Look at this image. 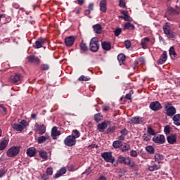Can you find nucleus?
I'll return each instance as SVG.
<instances>
[{
  "mask_svg": "<svg viewBox=\"0 0 180 180\" xmlns=\"http://www.w3.org/2000/svg\"><path fill=\"white\" fill-rule=\"evenodd\" d=\"M165 112L167 116H169V117H172L176 114V108H175L172 104H171V103L167 102L165 105Z\"/></svg>",
  "mask_w": 180,
  "mask_h": 180,
  "instance_id": "obj_1",
  "label": "nucleus"
},
{
  "mask_svg": "<svg viewBox=\"0 0 180 180\" xmlns=\"http://www.w3.org/2000/svg\"><path fill=\"white\" fill-rule=\"evenodd\" d=\"M27 126H29V122L25 120H22L19 123H14L13 124V130H15V131L22 132L23 130H25V129L27 128Z\"/></svg>",
  "mask_w": 180,
  "mask_h": 180,
  "instance_id": "obj_2",
  "label": "nucleus"
},
{
  "mask_svg": "<svg viewBox=\"0 0 180 180\" xmlns=\"http://www.w3.org/2000/svg\"><path fill=\"white\" fill-rule=\"evenodd\" d=\"M99 47H100V44H99V40L98 39V37H93L90 40V43H89L90 51H91L92 53H96L97 51H99Z\"/></svg>",
  "mask_w": 180,
  "mask_h": 180,
  "instance_id": "obj_3",
  "label": "nucleus"
},
{
  "mask_svg": "<svg viewBox=\"0 0 180 180\" xmlns=\"http://www.w3.org/2000/svg\"><path fill=\"white\" fill-rule=\"evenodd\" d=\"M163 32L169 39H174V37H175V32H174L172 27H171L169 22H166L163 26Z\"/></svg>",
  "mask_w": 180,
  "mask_h": 180,
  "instance_id": "obj_4",
  "label": "nucleus"
},
{
  "mask_svg": "<svg viewBox=\"0 0 180 180\" xmlns=\"http://www.w3.org/2000/svg\"><path fill=\"white\" fill-rule=\"evenodd\" d=\"M118 162L120 164H124L125 165H129L131 168H134L136 164L134 162L131 161L130 157H123L122 155L118 157Z\"/></svg>",
  "mask_w": 180,
  "mask_h": 180,
  "instance_id": "obj_5",
  "label": "nucleus"
},
{
  "mask_svg": "<svg viewBox=\"0 0 180 180\" xmlns=\"http://www.w3.org/2000/svg\"><path fill=\"white\" fill-rule=\"evenodd\" d=\"M23 80V76L20 75V73H15L13 75H11L9 78V82L11 84H15V85H19V84H22V81Z\"/></svg>",
  "mask_w": 180,
  "mask_h": 180,
  "instance_id": "obj_6",
  "label": "nucleus"
},
{
  "mask_svg": "<svg viewBox=\"0 0 180 180\" xmlns=\"http://www.w3.org/2000/svg\"><path fill=\"white\" fill-rule=\"evenodd\" d=\"M20 152L19 146H12L6 151L7 157H16Z\"/></svg>",
  "mask_w": 180,
  "mask_h": 180,
  "instance_id": "obj_7",
  "label": "nucleus"
},
{
  "mask_svg": "<svg viewBox=\"0 0 180 180\" xmlns=\"http://www.w3.org/2000/svg\"><path fill=\"white\" fill-rule=\"evenodd\" d=\"M77 143V139L71 135L68 136L64 140V144L68 147H72L75 146Z\"/></svg>",
  "mask_w": 180,
  "mask_h": 180,
  "instance_id": "obj_8",
  "label": "nucleus"
},
{
  "mask_svg": "<svg viewBox=\"0 0 180 180\" xmlns=\"http://www.w3.org/2000/svg\"><path fill=\"white\" fill-rule=\"evenodd\" d=\"M101 157L106 161V162H111V164L115 162V158L112 155L111 152H104L101 153Z\"/></svg>",
  "mask_w": 180,
  "mask_h": 180,
  "instance_id": "obj_9",
  "label": "nucleus"
},
{
  "mask_svg": "<svg viewBox=\"0 0 180 180\" xmlns=\"http://www.w3.org/2000/svg\"><path fill=\"white\" fill-rule=\"evenodd\" d=\"M153 142L156 143L157 144H164V143H165V136L161 134L154 136Z\"/></svg>",
  "mask_w": 180,
  "mask_h": 180,
  "instance_id": "obj_10",
  "label": "nucleus"
},
{
  "mask_svg": "<svg viewBox=\"0 0 180 180\" xmlns=\"http://www.w3.org/2000/svg\"><path fill=\"white\" fill-rule=\"evenodd\" d=\"M149 108L151 109V110L157 112L160 110V109H162V105H161V103H160L158 101H153L150 103Z\"/></svg>",
  "mask_w": 180,
  "mask_h": 180,
  "instance_id": "obj_11",
  "label": "nucleus"
},
{
  "mask_svg": "<svg viewBox=\"0 0 180 180\" xmlns=\"http://www.w3.org/2000/svg\"><path fill=\"white\" fill-rule=\"evenodd\" d=\"M75 42V37L74 36L67 37L65 39V44L67 47H72V46H74Z\"/></svg>",
  "mask_w": 180,
  "mask_h": 180,
  "instance_id": "obj_12",
  "label": "nucleus"
},
{
  "mask_svg": "<svg viewBox=\"0 0 180 180\" xmlns=\"http://www.w3.org/2000/svg\"><path fill=\"white\" fill-rule=\"evenodd\" d=\"M47 43L46 38H39L35 41L34 49H41Z\"/></svg>",
  "mask_w": 180,
  "mask_h": 180,
  "instance_id": "obj_13",
  "label": "nucleus"
},
{
  "mask_svg": "<svg viewBox=\"0 0 180 180\" xmlns=\"http://www.w3.org/2000/svg\"><path fill=\"white\" fill-rule=\"evenodd\" d=\"M27 60L28 63H32L33 64H36L37 65H39L40 64V58L33 55L27 56Z\"/></svg>",
  "mask_w": 180,
  "mask_h": 180,
  "instance_id": "obj_14",
  "label": "nucleus"
},
{
  "mask_svg": "<svg viewBox=\"0 0 180 180\" xmlns=\"http://www.w3.org/2000/svg\"><path fill=\"white\" fill-rule=\"evenodd\" d=\"M9 143V138L4 137L3 139L0 141V151H2L6 149V147H8V144Z\"/></svg>",
  "mask_w": 180,
  "mask_h": 180,
  "instance_id": "obj_15",
  "label": "nucleus"
},
{
  "mask_svg": "<svg viewBox=\"0 0 180 180\" xmlns=\"http://www.w3.org/2000/svg\"><path fill=\"white\" fill-rule=\"evenodd\" d=\"M37 127L36 131L38 134H44L46 133V126L44 124L39 125L37 123L35 124Z\"/></svg>",
  "mask_w": 180,
  "mask_h": 180,
  "instance_id": "obj_16",
  "label": "nucleus"
},
{
  "mask_svg": "<svg viewBox=\"0 0 180 180\" xmlns=\"http://www.w3.org/2000/svg\"><path fill=\"white\" fill-rule=\"evenodd\" d=\"M130 120L132 124H141L144 122V120L141 117H133Z\"/></svg>",
  "mask_w": 180,
  "mask_h": 180,
  "instance_id": "obj_17",
  "label": "nucleus"
},
{
  "mask_svg": "<svg viewBox=\"0 0 180 180\" xmlns=\"http://www.w3.org/2000/svg\"><path fill=\"white\" fill-rule=\"evenodd\" d=\"M36 153H37V150L36 148L34 147H30L29 148L27 149V157H34L36 155Z\"/></svg>",
  "mask_w": 180,
  "mask_h": 180,
  "instance_id": "obj_18",
  "label": "nucleus"
},
{
  "mask_svg": "<svg viewBox=\"0 0 180 180\" xmlns=\"http://www.w3.org/2000/svg\"><path fill=\"white\" fill-rule=\"evenodd\" d=\"M67 173V169L65 167H62L59 171L57 172V173L54 175L53 178L55 179H57V178H60V176H63L64 174Z\"/></svg>",
  "mask_w": 180,
  "mask_h": 180,
  "instance_id": "obj_19",
  "label": "nucleus"
},
{
  "mask_svg": "<svg viewBox=\"0 0 180 180\" xmlns=\"http://www.w3.org/2000/svg\"><path fill=\"white\" fill-rule=\"evenodd\" d=\"M167 60V51H163L160 59L158 60V64H164Z\"/></svg>",
  "mask_w": 180,
  "mask_h": 180,
  "instance_id": "obj_20",
  "label": "nucleus"
},
{
  "mask_svg": "<svg viewBox=\"0 0 180 180\" xmlns=\"http://www.w3.org/2000/svg\"><path fill=\"white\" fill-rule=\"evenodd\" d=\"M61 133L57 129V127H53L51 131V136L54 140L57 139V136H60Z\"/></svg>",
  "mask_w": 180,
  "mask_h": 180,
  "instance_id": "obj_21",
  "label": "nucleus"
},
{
  "mask_svg": "<svg viewBox=\"0 0 180 180\" xmlns=\"http://www.w3.org/2000/svg\"><path fill=\"white\" fill-rule=\"evenodd\" d=\"M107 127H108V122L106 121L99 123L97 126V129L98 131H103V130H105V129H106Z\"/></svg>",
  "mask_w": 180,
  "mask_h": 180,
  "instance_id": "obj_22",
  "label": "nucleus"
},
{
  "mask_svg": "<svg viewBox=\"0 0 180 180\" xmlns=\"http://www.w3.org/2000/svg\"><path fill=\"white\" fill-rule=\"evenodd\" d=\"M106 0H101L100 2V11L105 13L106 12L108 8L106 7L107 5Z\"/></svg>",
  "mask_w": 180,
  "mask_h": 180,
  "instance_id": "obj_23",
  "label": "nucleus"
},
{
  "mask_svg": "<svg viewBox=\"0 0 180 180\" xmlns=\"http://www.w3.org/2000/svg\"><path fill=\"white\" fill-rule=\"evenodd\" d=\"M136 29V27H134V25L131 24L129 22H127L124 25L123 30H134Z\"/></svg>",
  "mask_w": 180,
  "mask_h": 180,
  "instance_id": "obj_24",
  "label": "nucleus"
},
{
  "mask_svg": "<svg viewBox=\"0 0 180 180\" xmlns=\"http://www.w3.org/2000/svg\"><path fill=\"white\" fill-rule=\"evenodd\" d=\"M101 46H102V49L103 50H105L106 51H109V50H110V49L112 47L111 44L109 41L102 42Z\"/></svg>",
  "mask_w": 180,
  "mask_h": 180,
  "instance_id": "obj_25",
  "label": "nucleus"
},
{
  "mask_svg": "<svg viewBox=\"0 0 180 180\" xmlns=\"http://www.w3.org/2000/svg\"><path fill=\"white\" fill-rule=\"evenodd\" d=\"M173 123L175 126H180V114H176L172 117Z\"/></svg>",
  "mask_w": 180,
  "mask_h": 180,
  "instance_id": "obj_26",
  "label": "nucleus"
},
{
  "mask_svg": "<svg viewBox=\"0 0 180 180\" xmlns=\"http://www.w3.org/2000/svg\"><path fill=\"white\" fill-rule=\"evenodd\" d=\"M169 144H175L176 143V135H170L167 137Z\"/></svg>",
  "mask_w": 180,
  "mask_h": 180,
  "instance_id": "obj_27",
  "label": "nucleus"
},
{
  "mask_svg": "<svg viewBox=\"0 0 180 180\" xmlns=\"http://www.w3.org/2000/svg\"><path fill=\"white\" fill-rule=\"evenodd\" d=\"M149 41H150V38H148V37H145V38L142 39L141 42L142 49L146 50V49H147V46H148Z\"/></svg>",
  "mask_w": 180,
  "mask_h": 180,
  "instance_id": "obj_28",
  "label": "nucleus"
},
{
  "mask_svg": "<svg viewBox=\"0 0 180 180\" xmlns=\"http://www.w3.org/2000/svg\"><path fill=\"white\" fill-rule=\"evenodd\" d=\"M148 171H150V172H153V171H158V169H161V165L154 164L153 165L148 166Z\"/></svg>",
  "mask_w": 180,
  "mask_h": 180,
  "instance_id": "obj_29",
  "label": "nucleus"
},
{
  "mask_svg": "<svg viewBox=\"0 0 180 180\" xmlns=\"http://www.w3.org/2000/svg\"><path fill=\"white\" fill-rule=\"evenodd\" d=\"M94 31L97 34H101L102 33V26L101 24H96L93 26Z\"/></svg>",
  "mask_w": 180,
  "mask_h": 180,
  "instance_id": "obj_30",
  "label": "nucleus"
},
{
  "mask_svg": "<svg viewBox=\"0 0 180 180\" xmlns=\"http://www.w3.org/2000/svg\"><path fill=\"white\" fill-rule=\"evenodd\" d=\"M120 150L122 152V153H126V151H129V150H130V145L124 143L121 145V148H120Z\"/></svg>",
  "mask_w": 180,
  "mask_h": 180,
  "instance_id": "obj_31",
  "label": "nucleus"
},
{
  "mask_svg": "<svg viewBox=\"0 0 180 180\" xmlns=\"http://www.w3.org/2000/svg\"><path fill=\"white\" fill-rule=\"evenodd\" d=\"M162 160H164V155H162L160 153L155 154V162H158V164H161V161H162Z\"/></svg>",
  "mask_w": 180,
  "mask_h": 180,
  "instance_id": "obj_32",
  "label": "nucleus"
},
{
  "mask_svg": "<svg viewBox=\"0 0 180 180\" xmlns=\"http://www.w3.org/2000/svg\"><path fill=\"white\" fill-rule=\"evenodd\" d=\"M117 60L120 63V65H122V64L124 63V61H126V56L123 53H120L117 56Z\"/></svg>",
  "mask_w": 180,
  "mask_h": 180,
  "instance_id": "obj_33",
  "label": "nucleus"
},
{
  "mask_svg": "<svg viewBox=\"0 0 180 180\" xmlns=\"http://www.w3.org/2000/svg\"><path fill=\"white\" fill-rule=\"evenodd\" d=\"M92 11H94V4L91 3L89 4L87 10L84 11V15L86 16H88V15H91V12H92Z\"/></svg>",
  "mask_w": 180,
  "mask_h": 180,
  "instance_id": "obj_34",
  "label": "nucleus"
},
{
  "mask_svg": "<svg viewBox=\"0 0 180 180\" xmlns=\"http://www.w3.org/2000/svg\"><path fill=\"white\" fill-rule=\"evenodd\" d=\"M39 156L41 157V158H43L44 160V161H47V160H49V156L47 155V152H46L44 150H39Z\"/></svg>",
  "mask_w": 180,
  "mask_h": 180,
  "instance_id": "obj_35",
  "label": "nucleus"
},
{
  "mask_svg": "<svg viewBox=\"0 0 180 180\" xmlns=\"http://www.w3.org/2000/svg\"><path fill=\"white\" fill-rule=\"evenodd\" d=\"M46 140H50V136H41L38 138V143L39 144H43L44 141H46Z\"/></svg>",
  "mask_w": 180,
  "mask_h": 180,
  "instance_id": "obj_36",
  "label": "nucleus"
},
{
  "mask_svg": "<svg viewBox=\"0 0 180 180\" xmlns=\"http://www.w3.org/2000/svg\"><path fill=\"white\" fill-rule=\"evenodd\" d=\"M122 144H123L122 141H115L112 143V147H114V148H120L122 147Z\"/></svg>",
  "mask_w": 180,
  "mask_h": 180,
  "instance_id": "obj_37",
  "label": "nucleus"
},
{
  "mask_svg": "<svg viewBox=\"0 0 180 180\" xmlns=\"http://www.w3.org/2000/svg\"><path fill=\"white\" fill-rule=\"evenodd\" d=\"M103 117V116L102 115V114L101 112H98V113L94 115V120H95V122H96V123H99V122H101V120H102Z\"/></svg>",
  "mask_w": 180,
  "mask_h": 180,
  "instance_id": "obj_38",
  "label": "nucleus"
},
{
  "mask_svg": "<svg viewBox=\"0 0 180 180\" xmlns=\"http://www.w3.org/2000/svg\"><path fill=\"white\" fill-rule=\"evenodd\" d=\"M142 140L144 142H148L150 140H151V136L148 134H143L142 136Z\"/></svg>",
  "mask_w": 180,
  "mask_h": 180,
  "instance_id": "obj_39",
  "label": "nucleus"
},
{
  "mask_svg": "<svg viewBox=\"0 0 180 180\" xmlns=\"http://www.w3.org/2000/svg\"><path fill=\"white\" fill-rule=\"evenodd\" d=\"M80 50L82 51H88V46H86V44L82 41L79 44Z\"/></svg>",
  "mask_w": 180,
  "mask_h": 180,
  "instance_id": "obj_40",
  "label": "nucleus"
},
{
  "mask_svg": "<svg viewBox=\"0 0 180 180\" xmlns=\"http://www.w3.org/2000/svg\"><path fill=\"white\" fill-rule=\"evenodd\" d=\"M76 140L77 139H78V137H79V136H81V133H79V131L77 130V129H74L72 131V135Z\"/></svg>",
  "mask_w": 180,
  "mask_h": 180,
  "instance_id": "obj_41",
  "label": "nucleus"
},
{
  "mask_svg": "<svg viewBox=\"0 0 180 180\" xmlns=\"http://www.w3.org/2000/svg\"><path fill=\"white\" fill-rule=\"evenodd\" d=\"M146 150L147 151V153H148L149 154H154V153L155 152V149H154V147L151 146H148L146 147Z\"/></svg>",
  "mask_w": 180,
  "mask_h": 180,
  "instance_id": "obj_42",
  "label": "nucleus"
},
{
  "mask_svg": "<svg viewBox=\"0 0 180 180\" xmlns=\"http://www.w3.org/2000/svg\"><path fill=\"white\" fill-rule=\"evenodd\" d=\"M169 56H174V57H176V52L175 51V48L174 46H171L169 49Z\"/></svg>",
  "mask_w": 180,
  "mask_h": 180,
  "instance_id": "obj_43",
  "label": "nucleus"
},
{
  "mask_svg": "<svg viewBox=\"0 0 180 180\" xmlns=\"http://www.w3.org/2000/svg\"><path fill=\"white\" fill-rule=\"evenodd\" d=\"M91 80V77H88V76H84L82 75L78 78V81H90Z\"/></svg>",
  "mask_w": 180,
  "mask_h": 180,
  "instance_id": "obj_44",
  "label": "nucleus"
},
{
  "mask_svg": "<svg viewBox=\"0 0 180 180\" xmlns=\"http://www.w3.org/2000/svg\"><path fill=\"white\" fill-rule=\"evenodd\" d=\"M129 155L131 157H133L134 158H136V157H139V153H137L136 150H131L129 152Z\"/></svg>",
  "mask_w": 180,
  "mask_h": 180,
  "instance_id": "obj_45",
  "label": "nucleus"
},
{
  "mask_svg": "<svg viewBox=\"0 0 180 180\" xmlns=\"http://www.w3.org/2000/svg\"><path fill=\"white\" fill-rule=\"evenodd\" d=\"M49 69H50V65H49V64H42L41 65V71H48V70Z\"/></svg>",
  "mask_w": 180,
  "mask_h": 180,
  "instance_id": "obj_46",
  "label": "nucleus"
},
{
  "mask_svg": "<svg viewBox=\"0 0 180 180\" xmlns=\"http://www.w3.org/2000/svg\"><path fill=\"white\" fill-rule=\"evenodd\" d=\"M147 131V134H150V136H155V131H154V129H153V128L148 127Z\"/></svg>",
  "mask_w": 180,
  "mask_h": 180,
  "instance_id": "obj_47",
  "label": "nucleus"
},
{
  "mask_svg": "<svg viewBox=\"0 0 180 180\" xmlns=\"http://www.w3.org/2000/svg\"><path fill=\"white\" fill-rule=\"evenodd\" d=\"M121 18H122V19H124L126 22H131V20H133V19H131V17L129 16V14L125 16H121Z\"/></svg>",
  "mask_w": 180,
  "mask_h": 180,
  "instance_id": "obj_48",
  "label": "nucleus"
},
{
  "mask_svg": "<svg viewBox=\"0 0 180 180\" xmlns=\"http://www.w3.org/2000/svg\"><path fill=\"white\" fill-rule=\"evenodd\" d=\"M121 34H122V28H117V29H115V30L114 31V34H115V36H116V37L120 36Z\"/></svg>",
  "mask_w": 180,
  "mask_h": 180,
  "instance_id": "obj_49",
  "label": "nucleus"
},
{
  "mask_svg": "<svg viewBox=\"0 0 180 180\" xmlns=\"http://www.w3.org/2000/svg\"><path fill=\"white\" fill-rule=\"evenodd\" d=\"M115 131H116V127L112 126L108 128L107 133H115Z\"/></svg>",
  "mask_w": 180,
  "mask_h": 180,
  "instance_id": "obj_50",
  "label": "nucleus"
},
{
  "mask_svg": "<svg viewBox=\"0 0 180 180\" xmlns=\"http://www.w3.org/2000/svg\"><path fill=\"white\" fill-rule=\"evenodd\" d=\"M164 131L165 134H169L171 133V127L167 125L166 127H165Z\"/></svg>",
  "mask_w": 180,
  "mask_h": 180,
  "instance_id": "obj_51",
  "label": "nucleus"
},
{
  "mask_svg": "<svg viewBox=\"0 0 180 180\" xmlns=\"http://www.w3.org/2000/svg\"><path fill=\"white\" fill-rule=\"evenodd\" d=\"M119 6H120V8H126V2L124 0H119Z\"/></svg>",
  "mask_w": 180,
  "mask_h": 180,
  "instance_id": "obj_52",
  "label": "nucleus"
},
{
  "mask_svg": "<svg viewBox=\"0 0 180 180\" xmlns=\"http://www.w3.org/2000/svg\"><path fill=\"white\" fill-rule=\"evenodd\" d=\"M120 133L122 136H124V137H126V136H127V134H129V131H127V129L126 128H124L123 129H122L120 131Z\"/></svg>",
  "mask_w": 180,
  "mask_h": 180,
  "instance_id": "obj_53",
  "label": "nucleus"
},
{
  "mask_svg": "<svg viewBox=\"0 0 180 180\" xmlns=\"http://www.w3.org/2000/svg\"><path fill=\"white\" fill-rule=\"evenodd\" d=\"M124 45L126 49H130L131 47V42L129 40H127L124 41Z\"/></svg>",
  "mask_w": 180,
  "mask_h": 180,
  "instance_id": "obj_54",
  "label": "nucleus"
},
{
  "mask_svg": "<svg viewBox=\"0 0 180 180\" xmlns=\"http://www.w3.org/2000/svg\"><path fill=\"white\" fill-rule=\"evenodd\" d=\"M133 94V90H131L129 94H126L125 98L128 101H131V94Z\"/></svg>",
  "mask_w": 180,
  "mask_h": 180,
  "instance_id": "obj_55",
  "label": "nucleus"
},
{
  "mask_svg": "<svg viewBox=\"0 0 180 180\" xmlns=\"http://www.w3.org/2000/svg\"><path fill=\"white\" fill-rule=\"evenodd\" d=\"M46 174L48 175H53V167H48L46 169Z\"/></svg>",
  "mask_w": 180,
  "mask_h": 180,
  "instance_id": "obj_56",
  "label": "nucleus"
},
{
  "mask_svg": "<svg viewBox=\"0 0 180 180\" xmlns=\"http://www.w3.org/2000/svg\"><path fill=\"white\" fill-rule=\"evenodd\" d=\"M92 172V169H91V167H88L84 172H83V174L89 175Z\"/></svg>",
  "mask_w": 180,
  "mask_h": 180,
  "instance_id": "obj_57",
  "label": "nucleus"
},
{
  "mask_svg": "<svg viewBox=\"0 0 180 180\" xmlns=\"http://www.w3.org/2000/svg\"><path fill=\"white\" fill-rule=\"evenodd\" d=\"M49 179V176H47V174H42L41 175V177L39 179V180H47Z\"/></svg>",
  "mask_w": 180,
  "mask_h": 180,
  "instance_id": "obj_58",
  "label": "nucleus"
},
{
  "mask_svg": "<svg viewBox=\"0 0 180 180\" xmlns=\"http://www.w3.org/2000/svg\"><path fill=\"white\" fill-rule=\"evenodd\" d=\"M6 174V170L5 169H0V178H2Z\"/></svg>",
  "mask_w": 180,
  "mask_h": 180,
  "instance_id": "obj_59",
  "label": "nucleus"
},
{
  "mask_svg": "<svg viewBox=\"0 0 180 180\" xmlns=\"http://www.w3.org/2000/svg\"><path fill=\"white\" fill-rule=\"evenodd\" d=\"M73 13H75L76 15H79L81 13V8H77L73 11Z\"/></svg>",
  "mask_w": 180,
  "mask_h": 180,
  "instance_id": "obj_60",
  "label": "nucleus"
},
{
  "mask_svg": "<svg viewBox=\"0 0 180 180\" xmlns=\"http://www.w3.org/2000/svg\"><path fill=\"white\" fill-rule=\"evenodd\" d=\"M125 139V136L124 135H120V136H118V141H123Z\"/></svg>",
  "mask_w": 180,
  "mask_h": 180,
  "instance_id": "obj_61",
  "label": "nucleus"
},
{
  "mask_svg": "<svg viewBox=\"0 0 180 180\" xmlns=\"http://www.w3.org/2000/svg\"><path fill=\"white\" fill-rule=\"evenodd\" d=\"M120 13H121V15H124V16H126L127 15H129V11H121Z\"/></svg>",
  "mask_w": 180,
  "mask_h": 180,
  "instance_id": "obj_62",
  "label": "nucleus"
},
{
  "mask_svg": "<svg viewBox=\"0 0 180 180\" xmlns=\"http://www.w3.org/2000/svg\"><path fill=\"white\" fill-rule=\"evenodd\" d=\"M109 106H106V105H103V112H108V110H109Z\"/></svg>",
  "mask_w": 180,
  "mask_h": 180,
  "instance_id": "obj_63",
  "label": "nucleus"
},
{
  "mask_svg": "<svg viewBox=\"0 0 180 180\" xmlns=\"http://www.w3.org/2000/svg\"><path fill=\"white\" fill-rule=\"evenodd\" d=\"M79 5H83L85 0H77Z\"/></svg>",
  "mask_w": 180,
  "mask_h": 180,
  "instance_id": "obj_64",
  "label": "nucleus"
}]
</instances>
